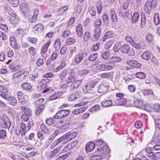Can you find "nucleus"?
<instances>
[{
	"label": "nucleus",
	"instance_id": "nucleus-14",
	"mask_svg": "<svg viewBox=\"0 0 160 160\" xmlns=\"http://www.w3.org/2000/svg\"><path fill=\"white\" fill-rule=\"evenodd\" d=\"M98 150L100 151H102V153L104 154H107L110 152V150L106 143H104L98 147Z\"/></svg>",
	"mask_w": 160,
	"mask_h": 160
},
{
	"label": "nucleus",
	"instance_id": "nucleus-28",
	"mask_svg": "<svg viewBox=\"0 0 160 160\" xmlns=\"http://www.w3.org/2000/svg\"><path fill=\"white\" fill-rule=\"evenodd\" d=\"M7 100L9 102V104L13 106L16 105L17 102L16 99L13 96H10L7 98Z\"/></svg>",
	"mask_w": 160,
	"mask_h": 160
},
{
	"label": "nucleus",
	"instance_id": "nucleus-17",
	"mask_svg": "<svg viewBox=\"0 0 160 160\" xmlns=\"http://www.w3.org/2000/svg\"><path fill=\"white\" fill-rule=\"evenodd\" d=\"M62 146H60L51 151L49 153L48 156L50 158H52L55 156L60 151Z\"/></svg>",
	"mask_w": 160,
	"mask_h": 160
},
{
	"label": "nucleus",
	"instance_id": "nucleus-56",
	"mask_svg": "<svg viewBox=\"0 0 160 160\" xmlns=\"http://www.w3.org/2000/svg\"><path fill=\"white\" fill-rule=\"evenodd\" d=\"M28 51L29 52V54L33 56H34L36 53V50L35 48L33 47H31L28 49Z\"/></svg>",
	"mask_w": 160,
	"mask_h": 160
},
{
	"label": "nucleus",
	"instance_id": "nucleus-10",
	"mask_svg": "<svg viewBox=\"0 0 160 160\" xmlns=\"http://www.w3.org/2000/svg\"><path fill=\"white\" fill-rule=\"evenodd\" d=\"M50 42H47L43 46L41 52V56L44 58L46 59L48 55L46 54L47 52L48 48L49 46Z\"/></svg>",
	"mask_w": 160,
	"mask_h": 160
},
{
	"label": "nucleus",
	"instance_id": "nucleus-38",
	"mask_svg": "<svg viewBox=\"0 0 160 160\" xmlns=\"http://www.w3.org/2000/svg\"><path fill=\"white\" fill-rule=\"evenodd\" d=\"M146 15L144 13H142L141 15L140 25L142 28L146 23Z\"/></svg>",
	"mask_w": 160,
	"mask_h": 160
},
{
	"label": "nucleus",
	"instance_id": "nucleus-44",
	"mask_svg": "<svg viewBox=\"0 0 160 160\" xmlns=\"http://www.w3.org/2000/svg\"><path fill=\"white\" fill-rule=\"evenodd\" d=\"M153 21L154 23L156 25H158L159 23L160 20L158 13H156L155 14L153 18Z\"/></svg>",
	"mask_w": 160,
	"mask_h": 160
},
{
	"label": "nucleus",
	"instance_id": "nucleus-48",
	"mask_svg": "<svg viewBox=\"0 0 160 160\" xmlns=\"http://www.w3.org/2000/svg\"><path fill=\"white\" fill-rule=\"evenodd\" d=\"M121 61V58L118 56L112 57L110 58V61L111 62L115 63L120 62Z\"/></svg>",
	"mask_w": 160,
	"mask_h": 160
},
{
	"label": "nucleus",
	"instance_id": "nucleus-31",
	"mask_svg": "<svg viewBox=\"0 0 160 160\" xmlns=\"http://www.w3.org/2000/svg\"><path fill=\"white\" fill-rule=\"evenodd\" d=\"M139 15L138 12H135L133 14L132 18V21L133 23H135L137 22L139 18Z\"/></svg>",
	"mask_w": 160,
	"mask_h": 160
},
{
	"label": "nucleus",
	"instance_id": "nucleus-54",
	"mask_svg": "<svg viewBox=\"0 0 160 160\" xmlns=\"http://www.w3.org/2000/svg\"><path fill=\"white\" fill-rule=\"evenodd\" d=\"M31 116L23 114L21 117V119L22 121L27 122L28 121L29 117Z\"/></svg>",
	"mask_w": 160,
	"mask_h": 160
},
{
	"label": "nucleus",
	"instance_id": "nucleus-61",
	"mask_svg": "<svg viewBox=\"0 0 160 160\" xmlns=\"http://www.w3.org/2000/svg\"><path fill=\"white\" fill-rule=\"evenodd\" d=\"M105 67V63H104L99 64L97 66V68L101 71H106Z\"/></svg>",
	"mask_w": 160,
	"mask_h": 160
},
{
	"label": "nucleus",
	"instance_id": "nucleus-15",
	"mask_svg": "<svg viewBox=\"0 0 160 160\" xmlns=\"http://www.w3.org/2000/svg\"><path fill=\"white\" fill-rule=\"evenodd\" d=\"M108 89V86L107 85L101 84L98 88V92L100 93H105Z\"/></svg>",
	"mask_w": 160,
	"mask_h": 160
},
{
	"label": "nucleus",
	"instance_id": "nucleus-62",
	"mask_svg": "<svg viewBox=\"0 0 160 160\" xmlns=\"http://www.w3.org/2000/svg\"><path fill=\"white\" fill-rule=\"evenodd\" d=\"M22 71H21V70L14 73L13 75V79H15L17 78L22 75Z\"/></svg>",
	"mask_w": 160,
	"mask_h": 160
},
{
	"label": "nucleus",
	"instance_id": "nucleus-30",
	"mask_svg": "<svg viewBox=\"0 0 160 160\" xmlns=\"http://www.w3.org/2000/svg\"><path fill=\"white\" fill-rule=\"evenodd\" d=\"M22 88L26 90L31 91L32 87L29 83L25 82L22 83L21 85Z\"/></svg>",
	"mask_w": 160,
	"mask_h": 160
},
{
	"label": "nucleus",
	"instance_id": "nucleus-41",
	"mask_svg": "<svg viewBox=\"0 0 160 160\" xmlns=\"http://www.w3.org/2000/svg\"><path fill=\"white\" fill-rule=\"evenodd\" d=\"M79 47L77 45H76L73 46L69 48V50L71 54H69V57H72V53L75 52L78 49Z\"/></svg>",
	"mask_w": 160,
	"mask_h": 160
},
{
	"label": "nucleus",
	"instance_id": "nucleus-6",
	"mask_svg": "<svg viewBox=\"0 0 160 160\" xmlns=\"http://www.w3.org/2000/svg\"><path fill=\"white\" fill-rule=\"evenodd\" d=\"M70 113V111L68 110H63L58 111L55 115V118H62L66 117Z\"/></svg>",
	"mask_w": 160,
	"mask_h": 160
},
{
	"label": "nucleus",
	"instance_id": "nucleus-12",
	"mask_svg": "<svg viewBox=\"0 0 160 160\" xmlns=\"http://www.w3.org/2000/svg\"><path fill=\"white\" fill-rule=\"evenodd\" d=\"M43 29V26L41 23L35 25L33 28V31L36 34H38L41 32Z\"/></svg>",
	"mask_w": 160,
	"mask_h": 160
},
{
	"label": "nucleus",
	"instance_id": "nucleus-55",
	"mask_svg": "<svg viewBox=\"0 0 160 160\" xmlns=\"http://www.w3.org/2000/svg\"><path fill=\"white\" fill-rule=\"evenodd\" d=\"M113 40H110L108 41L105 44L104 47L106 49L109 48L113 43Z\"/></svg>",
	"mask_w": 160,
	"mask_h": 160
},
{
	"label": "nucleus",
	"instance_id": "nucleus-39",
	"mask_svg": "<svg viewBox=\"0 0 160 160\" xmlns=\"http://www.w3.org/2000/svg\"><path fill=\"white\" fill-rule=\"evenodd\" d=\"M143 94L145 96L150 97L153 93V92L149 89H145L142 91Z\"/></svg>",
	"mask_w": 160,
	"mask_h": 160
},
{
	"label": "nucleus",
	"instance_id": "nucleus-8",
	"mask_svg": "<svg viewBox=\"0 0 160 160\" xmlns=\"http://www.w3.org/2000/svg\"><path fill=\"white\" fill-rule=\"evenodd\" d=\"M82 81L81 80H76V77L75 76V79L74 81L71 82H68V83H71V84L70 86V90H73L76 89L81 84Z\"/></svg>",
	"mask_w": 160,
	"mask_h": 160
},
{
	"label": "nucleus",
	"instance_id": "nucleus-19",
	"mask_svg": "<svg viewBox=\"0 0 160 160\" xmlns=\"http://www.w3.org/2000/svg\"><path fill=\"white\" fill-rule=\"evenodd\" d=\"M143 152L146 156L150 158L152 160H153L154 153L152 152L150 148H147Z\"/></svg>",
	"mask_w": 160,
	"mask_h": 160
},
{
	"label": "nucleus",
	"instance_id": "nucleus-47",
	"mask_svg": "<svg viewBox=\"0 0 160 160\" xmlns=\"http://www.w3.org/2000/svg\"><path fill=\"white\" fill-rule=\"evenodd\" d=\"M100 109V107L98 105H95L92 107L90 109L89 111L92 113H94L97 112Z\"/></svg>",
	"mask_w": 160,
	"mask_h": 160
},
{
	"label": "nucleus",
	"instance_id": "nucleus-53",
	"mask_svg": "<svg viewBox=\"0 0 160 160\" xmlns=\"http://www.w3.org/2000/svg\"><path fill=\"white\" fill-rule=\"evenodd\" d=\"M153 38L154 37L152 34L150 33L148 34L146 37L147 41L148 42H151L153 41Z\"/></svg>",
	"mask_w": 160,
	"mask_h": 160
},
{
	"label": "nucleus",
	"instance_id": "nucleus-52",
	"mask_svg": "<svg viewBox=\"0 0 160 160\" xmlns=\"http://www.w3.org/2000/svg\"><path fill=\"white\" fill-rule=\"evenodd\" d=\"M58 54V51L55 50L51 56V59L52 61L55 60L57 57Z\"/></svg>",
	"mask_w": 160,
	"mask_h": 160
},
{
	"label": "nucleus",
	"instance_id": "nucleus-1",
	"mask_svg": "<svg viewBox=\"0 0 160 160\" xmlns=\"http://www.w3.org/2000/svg\"><path fill=\"white\" fill-rule=\"evenodd\" d=\"M75 72L74 69H71L68 70L64 69L59 74V77L62 80H64L66 78V81L67 82H71L75 79Z\"/></svg>",
	"mask_w": 160,
	"mask_h": 160
},
{
	"label": "nucleus",
	"instance_id": "nucleus-34",
	"mask_svg": "<svg viewBox=\"0 0 160 160\" xmlns=\"http://www.w3.org/2000/svg\"><path fill=\"white\" fill-rule=\"evenodd\" d=\"M8 89L6 88L2 91L1 92V93L0 94V96L3 98L7 100V98L9 97L8 96Z\"/></svg>",
	"mask_w": 160,
	"mask_h": 160
},
{
	"label": "nucleus",
	"instance_id": "nucleus-59",
	"mask_svg": "<svg viewBox=\"0 0 160 160\" xmlns=\"http://www.w3.org/2000/svg\"><path fill=\"white\" fill-rule=\"evenodd\" d=\"M121 44L120 43H117L114 46L113 50L115 52H117L121 48Z\"/></svg>",
	"mask_w": 160,
	"mask_h": 160
},
{
	"label": "nucleus",
	"instance_id": "nucleus-11",
	"mask_svg": "<svg viewBox=\"0 0 160 160\" xmlns=\"http://www.w3.org/2000/svg\"><path fill=\"white\" fill-rule=\"evenodd\" d=\"M151 62L153 64L154 67L160 70V63L158 62L157 58L153 55L150 59Z\"/></svg>",
	"mask_w": 160,
	"mask_h": 160
},
{
	"label": "nucleus",
	"instance_id": "nucleus-24",
	"mask_svg": "<svg viewBox=\"0 0 160 160\" xmlns=\"http://www.w3.org/2000/svg\"><path fill=\"white\" fill-rule=\"evenodd\" d=\"M62 95L61 92H55V93L51 96L49 98L50 100H53L60 98Z\"/></svg>",
	"mask_w": 160,
	"mask_h": 160
},
{
	"label": "nucleus",
	"instance_id": "nucleus-35",
	"mask_svg": "<svg viewBox=\"0 0 160 160\" xmlns=\"http://www.w3.org/2000/svg\"><path fill=\"white\" fill-rule=\"evenodd\" d=\"M42 87L47 88L46 89H45V90L42 91V92L44 93H45L46 92H48V93H52L54 91V89L52 88H51L50 87H47L46 86H47L48 85L45 83H43V84H42Z\"/></svg>",
	"mask_w": 160,
	"mask_h": 160
},
{
	"label": "nucleus",
	"instance_id": "nucleus-13",
	"mask_svg": "<svg viewBox=\"0 0 160 160\" xmlns=\"http://www.w3.org/2000/svg\"><path fill=\"white\" fill-rule=\"evenodd\" d=\"M77 135L76 132H69L66 133L64 136L65 140H66L67 141H69L70 140L74 138Z\"/></svg>",
	"mask_w": 160,
	"mask_h": 160
},
{
	"label": "nucleus",
	"instance_id": "nucleus-43",
	"mask_svg": "<svg viewBox=\"0 0 160 160\" xmlns=\"http://www.w3.org/2000/svg\"><path fill=\"white\" fill-rule=\"evenodd\" d=\"M42 130L46 134H50V130L44 124H42L40 126Z\"/></svg>",
	"mask_w": 160,
	"mask_h": 160
},
{
	"label": "nucleus",
	"instance_id": "nucleus-3",
	"mask_svg": "<svg viewBox=\"0 0 160 160\" xmlns=\"http://www.w3.org/2000/svg\"><path fill=\"white\" fill-rule=\"evenodd\" d=\"M157 3L156 0L148 1L146 2L144 6L145 12L147 13H149L151 12L152 9L155 8Z\"/></svg>",
	"mask_w": 160,
	"mask_h": 160
},
{
	"label": "nucleus",
	"instance_id": "nucleus-29",
	"mask_svg": "<svg viewBox=\"0 0 160 160\" xmlns=\"http://www.w3.org/2000/svg\"><path fill=\"white\" fill-rule=\"evenodd\" d=\"M105 63L106 71L112 70L116 66L115 63L111 62L110 61L109 62Z\"/></svg>",
	"mask_w": 160,
	"mask_h": 160
},
{
	"label": "nucleus",
	"instance_id": "nucleus-63",
	"mask_svg": "<svg viewBox=\"0 0 160 160\" xmlns=\"http://www.w3.org/2000/svg\"><path fill=\"white\" fill-rule=\"evenodd\" d=\"M102 158L99 155H95L91 157V160H101Z\"/></svg>",
	"mask_w": 160,
	"mask_h": 160
},
{
	"label": "nucleus",
	"instance_id": "nucleus-58",
	"mask_svg": "<svg viewBox=\"0 0 160 160\" xmlns=\"http://www.w3.org/2000/svg\"><path fill=\"white\" fill-rule=\"evenodd\" d=\"M6 132L3 130H0V139H4L6 136Z\"/></svg>",
	"mask_w": 160,
	"mask_h": 160
},
{
	"label": "nucleus",
	"instance_id": "nucleus-27",
	"mask_svg": "<svg viewBox=\"0 0 160 160\" xmlns=\"http://www.w3.org/2000/svg\"><path fill=\"white\" fill-rule=\"evenodd\" d=\"M45 108V105L43 104L39 105L36 108L35 111V114L37 115H39L44 110Z\"/></svg>",
	"mask_w": 160,
	"mask_h": 160
},
{
	"label": "nucleus",
	"instance_id": "nucleus-50",
	"mask_svg": "<svg viewBox=\"0 0 160 160\" xmlns=\"http://www.w3.org/2000/svg\"><path fill=\"white\" fill-rule=\"evenodd\" d=\"M76 41V39L72 38H68L66 40V43L68 45H70L74 43Z\"/></svg>",
	"mask_w": 160,
	"mask_h": 160
},
{
	"label": "nucleus",
	"instance_id": "nucleus-7",
	"mask_svg": "<svg viewBox=\"0 0 160 160\" xmlns=\"http://www.w3.org/2000/svg\"><path fill=\"white\" fill-rule=\"evenodd\" d=\"M78 141L75 140L70 142L64 147L61 152L64 153L72 149L76 146L78 143Z\"/></svg>",
	"mask_w": 160,
	"mask_h": 160
},
{
	"label": "nucleus",
	"instance_id": "nucleus-57",
	"mask_svg": "<svg viewBox=\"0 0 160 160\" xmlns=\"http://www.w3.org/2000/svg\"><path fill=\"white\" fill-rule=\"evenodd\" d=\"M160 142L159 138L157 137L154 138L151 142V144L153 145L158 144Z\"/></svg>",
	"mask_w": 160,
	"mask_h": 160
},
{
	"label": "nucleus",
	"instance_id": "nucleus-4",
	"mask_svg": "<svg viewBox=\"0 0 160 160\" xmlns=\"http://www.w3.org/2000/svg\"><path fill=\"white\" fill-rule=\"evenodd\" d=\"M85 104L84 102H82L75 105V107H80L73 109L72 113L74 114L78 115L84 112L87 108V107L84 106Z\"/></svg>",
	"mask_w": 160,
	"mask_h": 160
},
{
	"label": "nucleus",
	"instance_id": "nucleus-32",
	"mask_svg": "<svg viewBox=\"0 0 160 160\" xmlns=\"http://www.w3.org/2000/svg\"><path fill=\"white\" fill-rule=\"evenodd\" d=\"M61 46V41L59 38L57 39L54 41V47L58 51Z\"/></svg>",
	"mask_w": 160,
	"mask_h": 160
},
{
	"label": "nucleus",
	"instance_id": "nucleus-49",
	"mask_svg": "<svg viewBox=\"0 0 160 160\" xmlns=\"http://www.w3.org/2000/svg\"><path fill=\"white\" fill-rule=\"evenodd\" d=\"M136 77L139 79H143L146 77V75L143 72H138L136 74Z\"/></svg>",
	"mask_w": 160,
	"mask_h": 160
},
{
	"label": "nucleus",
	"instance_id": "nucleus-16",
	"mask_svg": "<svg viewBox=\"0 0 160 160\" xmlns=\"http://www.w3.org/2000/svg\"><path fill=\"white\" fill-rule=\"evenodd\" d=\"M84 57L83 54L79 53L75 55L73 60L75 63L78 64L82 61Z\"/></svg>",
	"mask_w": 160,
	"mask_h": 160
},
{
	"label": "nucleus",
	"instance_id": "nucleus-22",
	"mask_svg": "<svg viewBox=\"0 0 160 160\" xmlns=\"http://www.w3.org/2000/svg\"><path fill=\"white\" fill-rule=\"evenodd\" d=\"M21 111L23 112V114L32 116V111L28 108L22 106L21 107Z\"/></svg>",
	"mask_w": 160,
	"mask_h": 160
},
{
	"label": "nucleus",
	"instance_id": "nucleus-42",
	"mask_svg": "<svg viewBox=\"0 0 160 160\" xmlns=\"http://www.w3.org/2000/svg\"><path fill=\"white\" fill-rule=\"evenodd\" d=\"M112 101L111 100H106L103 101L101 102V105L103 107L110 106L112 105Z\"/></svg>",
	"mask_w": 160,
	"mask_h": 160
},
{
	"label": "nucleus",
	"instance_id": "nucleus-64",
	"mask_svg": "<svg viewBox=\"0 0 160 160\" xmlns=\"http://www.w3.org/2000/svg\"><path fill=\"white\" fill-rule=\"evenodd\" d=\"M153 156V160H157L160 159V152L154 153Z\"/></svg>",
	"mask_w": 160,
	"mask_h": 160
},
{
	"label": "nucleus",
	"instance_id": "nucleus-2",
	"mask_svg": "<svg viewBox=\"0 0 160 160\" xmlns=\"http://www.w3.org/2000/svg\"><path fill=\"white\" fill-rule=\"evenodd\" d=\"M33 122L32 120H29L27 124L21 122L20 129L16 131V134L18 135L24 136L27 132L29 131L31 127L33 125Z\"/></svg>",
	"mask_w": 160,
	"mask_h": 160
},
{
	"label": "nucleus",
	"instance_id": "nucleus-33",
	"mask_svg": "<svg viewBox=\"0 0 160 160\" xmlns=\"http://www.w3.org/2000/svg\"><path fill=\"white\" fill-rule=\"evenodd\" d=\"M79 92H76L74 93L71 95L68 98V100L71 101H73L79 98Z\"/></svg>",
	"mask_w": 160,
	"mask_h": 160
},
{
	"label": "nucleus",
	"instance_id": "nucleus-60",
	"mask_svg": "<svg viewBox=\"0 0 160 160\" xmlns=\"http://www.w3.org/2000/svg\"><path fill=\"white\" fill-rule=\"evenodd\" d=\"M111 76V74L110 72H105L101 74V77L102 78H108Z\"/></svg>",
	"mask_w": 160,
	"mask_h": 160
},
{
	"label": "nucleus",
	"instance_id": "nucleus-36",
	"mask_svg": "<svg viewBox=\"0 0 160 160\" xmlns=\"http://www.w3.org/2000/svg\"><path fill=\"white\" fill-rule=\"evenodd\" d=\"M112 37V33L111 31H108L106 32L103 37L102 40L105 41L107 39L110 38Z\"/></svg>",
	"mask_w": 160,
	"mask_h": 160
},
{
	"label": "nucleus",
	"instance_id": "nucleus-9",
	"mask_svg": "<svg viewBox=\"0 0 160 160\" xmlns=\"http://www.w3.org/2000/svg\"><path fill=\"white\" fill-rule=\"evenodd\" d=\"M131 45L132 47L137 49H143L144 48V46L141 43L140 41L137 40H134Z\"/></svg>",
	"mask_w": 160,
	"mask_h": 160
},
{
	"label": "nucleus",
	"instance_id": "nucleus-46",
	"mask_svg": "<svg viewBox=\"0 0 160 160\" xmlns=\"http://www.w3.org/2000/svg\"><path fill=\"white\" fill-rule=\"evenodd\" d=\"M98 54L97 53H94L93 54H91L88 58V60L90 61H94L98 57Z\"/></svg>",
	"mask_w": 160,
	"mask_h": 160
},
{
	"label": "nucleus",
	"instance_id": "nucleus-20",
	"mask_svg": "<svg viewBox=\"0 0 160 160\" xmlns=\"http://www.w3.org/2000/svg\"><path fill=\"white\" fill-rule=\"evenodd\" d=\"M101 32V29L100 27H97L95 29L94 33V38L96 40H98Z\"/></svg>",
	"mask_w": 160,
	"mask_h": 160
},
{
	"label": "nucleus",
	"instance_id": "nucleus-40",
	"mask_svg": "<svg viewBox=\"0 0 160 160\" xmlns=\"http://www.w3.org/2000/svg\"><path fill=\"white\" fill-rule=\"evenodd\" d=\"M130 50L129 46L127 44H124L121 47V51L123 53H127Z\"/></svg>",
	"mask_w": 160,
	"mask_h": 160
},
{
	"label": "nucleus",
	"instance_id": "nucleus-23",
	"mask_svg": "<svg viewBox=\"0 0 160 160\" xmlns=\"http://www.w3.org/2000/svg\"><path fill=\"white\" fill-rule=\"evenodd\" d=\"M95 146V144L92 142H90L87 143L85 146L86 150L87 152H90L92 151Z\"/></svg>",
	"mask_w": 160,
	"mask_h": 160
},
{
	"label": "nucleus",
	"instance_id": "nucleus-26",
	"mask_svg": "<svg viewBox=\"0 0 160 160\" xmlns=\"http://www.w3.org/2000/svg\"><path fill=\"white\" fill-rule=\"evenodd\" d=\"M109 14L110 15L111 20L112 22H116L117 21V17L116 12L112 9H110L109 11Z\"/></svg>",
	"mask_w": 160,
	"mask_h": 160
},
{
	"label": "nucleus",
	"instance_id": "nucleus-21",
	"mask_svg": "<svg viewBox=\"0 0 160 160\" xmlns=\"http://www.w3.org/2000/svg\"><path fill=\"white\" fill-rule=\"evenodd\" d=\"M152 55L153 54L150 52L146 51L142 54L141 57L143 59L148 61L150 59Z\"/></svg>",
	"mask_w": 160,
	"mask_h": 160
},
{
	"label": "nucleus",
	"instance_id": "nucleus-25",
	"mask_svg": "<svg viewBox=\"0 0 160 160\" xmlns=\"http://www.w3.org/2000/svg\"><path fill=\"white\" fill-rule=\"evenodd\" d=\"M96 83V82L92 81L88 82L85 86L86 89L88 91L91 90V88H93L95 86Z\"/></svg>",
	"mask_w": 160,
	"mask_h": 160
},
{
	"label": "nucleus",
	"instance_id": "nucleus-51",
	"mask_svg": "<svg viewBox=\"0 0 160 160\" xmlns=\"http://www.w3.org/2000/svg\"><path fill=\"white\" fill-rule=\"evenodd\" d=\"M110 55V52L108 50H107L102 52V58L104 59H108Z\"/></svg>",
	"mask_w": 160,
	"mask_h": 160
},
{
	"label": "nucleus",
	"instance_id": "nucleus-5",
	"mask_svg": "<svg viewBox=\"0 0 160 160\" xmlns=\"http://www.w3.org/2000/svg\"><path fill=\"white\" fill-rule=\"evenodd\" d=\"M0 124L2 128L9 129L11 123L10 119L7 117H0Z\"/></svg>",
	"mask_w": 160,
	"mask_h": 160
},
{
	"label": "nucleus",
	"instance_id": "nucleus-37",
	"mask_svg": "<svg viewBox=\"0 0 160 160\" xmlns=\"http://www.w3.org/2000/svg\"><path fill=\"white\" fill-rule=\"evenodd\" d=\"M8 3L13 7H17L19 4L18 0H7Z\"/></svg>",
	"mask_w": 160,
	"mask_h": 160
},
{
	"label": "nucleus",
	"instance_id": "nucleus-18",
	"mask_svg": "<svg viewBox=\"0 0 160 160\" xmlns=\"http://www.w3.org/2000/svg\"><path fill=\"white\" fill-rule=\"evenodd\" d=\"M76 31L78 37H81L83 34V30L82 25L79 24L76 27Z\"/></svg>",
	"mask_w": 160,
	"mask_h": 160
},
{
	"label": "nucleus",
	"instance_id": "nucleus-45",
	"mask_svg": "<svg viewBox=\"0 0 160 160\" xmlns=\"http://www.w3.org/2000/svg\"><path fill=\"white\" fill-rule=\"evenodd\" d=\"M71 152H68L65 154H63L57 158L55 160H64L71 154Z\"/></svg>",
	"mask_w": 160,
	"mask_h": 160
}]
</instances>
